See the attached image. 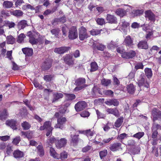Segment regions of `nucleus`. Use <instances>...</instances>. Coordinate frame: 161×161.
I'll return each instance as SVG.
<instances>
[{"instance_id": "37998d69", "label": "nucleus", "mask_w": 161, "mask_h": 161, "mask_svg": "<svg viewBox=\"0 0 161 161\" xmlns=\"http://www.w3.org/2000/svg\"><path fill=\"white\" fill-rule=\"evenodd\" d=\"M4 25L8 27L9 28H11L14 27L15 25V24L13 22L6 21L5 22Z\"/></svg>"}, {"instance_id": "a19ab883", "label": "nucleus", "mask_w": 161, "mask_h": 161, "mask_svg": "<svg viewBox=\"0 0 161 161\" xmlns=\"http://www.w3.org/2000/svg\"><path fill=\"white\" fill-rule=\"evenodd\" d=\"M123 118H119L114 123L115 126L117 127H120L123 122Z\"/></svg>"}, {"instance_id": "f257e3e1", "label": "nucleus", "mask_w": 161, "mask_h": 161, "mask_svg": "<svg viewBox=\"0 0 161 161\" xmlns=\"http://www.w3.org/2000/svg\"><path fill=\"white\" fill-rule=\"evenodd\" d=\"M47 142L49 144L55 143L56 148L60 149L65 146L67 143V140L65 138L59 139L58 137L55 138L53 136L48 138Z\"/></svg>"}, {"instance_id": "0eeeda50", "label": "nucleus", "mask_w": 161, "mask_h": 161, "mask_svg": "<svg viewBox=\"0 0 161 161\" xmlns=\"http://www.w3.org/2000/svg\"><path fill=\"white\" fill-rule=\"evenodd\" d=\"M126 10H125L121 8H119L116 10L115 13L120 17H122L126 15L127 12H130V10H131L132 7L130 6H127Z\"/></svg>"}, {"instance_id": "6ab92c4d", "label": "nucleus", "mask_w": 161, "mask_h": 161, "mask_svg": "<svg viewBox=\"0 0 161 161\" xmlns=\"http://www.w3.org/2000/svg\"><path fill=\"white\" fill-rule=\"evenodd\" d=\"M106 20L108 22L110 23H116L117 22L116 18L114 16L109 14L107 15Z\"/></svg>"}, {"instance_id": "4c0bfd02", "label": "nucleus", "mask_w": 161, "mask_h": 161, "mask_svg": "<svg viewBox=\"0 0 161 161\" xmlns=\"http://www.w3.org/2000/svg\"><path fill=\"white\" fill-rule=\"evenodd\" d=\"M101 84L104 86H108L111 83V80L109 79H103L101 81Z\"/></svg>"}, {"instance_id": "9d476101", "label": "nucleus", "mask_w": 161, "mask_h": 161, "mask_svg": "<svg viewBox=\"0 0 161 161\" xmlns=\"http://www.w3.org/2000/svg\"><path fill=\"white\" fill-rule=\"evenodd\" d=\"M123 43L127 47H131L133 45V40L130 36H128L125 38Z\"/></svg>"}, {"instance_id": "4d7b16f0", "label": "nucleus", "mask_w": 161, "mask_h": 161, "mask_svg": "<svg viewBox=\"0 0 161 161\" xmlns=\"http://www.w3.org/2000/svg\"><path fill=\"white\" fill-rule=\"evenodd\" d=\"M25 37V35L23 34H20L18 36L17 42L19 43L23 41Z\"/></svg>"}, {"instance_id": "e433bc0d", "label": "nucleus", "mask_w": 161, "mask_h": 161, "mask_svg": "<svg viewBox=\"0 0 161 161\" xmlns=\"http://www.w3.org/2000/svg\"><path fill=\"white\" fill-rule=\"evenodd\" d=\"M101 30L97 29H93L90 31L89 32L92 36H96L100 34Z\"/></svg>"}, {"instance_id": "052dcab7", "label": "nucleus", "mask_w": 161, "mask_h": 161, "mask_svg": "<svg viewBox=\"0 0 161 161\" xmlns=\"http://www.w3.org/2000/svg\"><path fill=\"white\" fill-rule=\"evenodd\" d=\"M95 47H96L97 48L98 50L101 51H103L104 49L105 48V46L102 44H100L99 45H98L97 46H95Z\"/></svg>"}, {"instance_id": "864d4df0", "label": "nucleus", "mask_w": 161, "mask_h": 161, "mask_svg": "<svg viewBox=\"0 0 161 161\" xmlns=\"http://www.w3.org/2000/svg\"><path fill=\"white\" fill-rule=\"evenodd\" d=\"M60 155V158L62 160L67 158L68 157L67 153L65 151H63L61 153Z\"/></svg>"}, {"instance_id": "3c124183", "label": "nucleus", "mask_w": 161, "mask_h": 161, "mask_svg": "<svg viewBox=\"0 0 161 161\" xmlns=\"http://www.w3.org/2000/svg\"><path fill=\"white\" fill-rule=\"evenodd\" d=\"M20 140V137L19 136H17L13 139L12 143L16 145L19 142Z\"/></svg>"}, {"instance_id": "a18cd8bd", "label": "nucleus", "mask_w": 161, "mask_h": 161, "mask_svg": "<svg viewBox=\"0 0 161 161\" xmlns=\"http://www.w3.org/2000/svg\"><path fill=\"white\" fill-rule=\"evenodd\" d=\"M83 133L86 134L88 137L92 136L95 134L93 131H91L90 129L84 131Z\"/></svg>"}, {"instance_id": "0e129e2a", "label": "nucleus", "mask_w": 161, "mask_h": 161, "mask_svg": "<svg viewBox=\"0 0 161 161\" xmlns=\"http://www.w3.org/2000/svg\"><path fill=\"white\" fill-rule=\"evenodd\" d=\"M12 50L8 51L7 53L6 57L10 60H11L12 59Z\"/></svg>"}, {"instance_id": "7ed1b4c3", "label": "nucleus", "mask_w": 161, "mask_h": 161, "mask_svg": "<svg viewBox=\"0 0 161 161\" xmlns=\"http://www.w3.org/2000/svg\"><path fill=\"white\" fill-rule=\"evenodd\" d=\"M146 77L144 74H141L138 79V85L140 87L144 86L148 88L149 86V83L146 80Z\"/></svg>"}, {"instance_id": "58836bf2", "label": "nucleus", "mask_w": 161, "mask_h": 161, "mask_svg": "<svg viewBox=\"0 0 161 161\" xmlns=\"http://www.w3.org/2000/svg\"><path fill=\"white\" fill-rule=\"evenodd\" d=\"M91 67L90 71L91 72L95 71L98 69L97 64L95 62H93L91 63Z\"/></svg>"}, {"instance_id": "c85d7f7f", "label": "nucleus", "mask_w": 161, "mask_h": 161, "mask_svg": "<svg viewBox=\"0 0 161 161\" xmlns=\"http://www.w3.org/2000/svg\"><path fill=\"white\" fill-rule=\"evenodd\" d=\"M51 67V62L50 61H45L43 64L42 69L44 70L49 69Z\"/></svg>"}, {"instance_id": "f03ea898", "label": "nucleus", "mask_w": 161, "mask_h": 161, "mask_svg": "<svg viewBox=\"0 0 161 161\" xmlns=\"http://www.w3.org/2000/svg\"><path fill=\"white\" fill-rule=\"evenodd\" d=\"M86 80L84 78H79L77 79L75 81V84L77 86L74 89V91L77 92L82 90L87 85L85 84Z\"/></svg>"}, {"instance_id": "5fc2aeb1", "label": "nucleus", "mask_w": 161, "mask_h": 161, "mask_svg": "<svg viewBox=\"0 0 161 161\" xmlns=\"http://www.w3.org/2000/svg\"><path fill=\"white\" fill-rule=\"evenodd\" d=\"M24 102L25 104L27 106L30 110H34V108L30 104V102L27 99H25L24 101Z\"/></svg>"}, {"instance_id": "5701e85b", "label": "nucleus", "mask_w": 161, "mask_h": 161, "mask_svg": "<svg viewBox=\"0 0 161 161\" xmlns=\"http://www.w3.org/2000/svg\"><path fill=\"white\" fill-rule=\"evenodd\" d=\"M106 111L108 114H112L115 116H118L119 115L118 111L116 108H107Z\"/></svg>"}, {"instance_id": "09e8293b", "label": "nucleus", "mask_w": 161, "mask_h": 161, "mask_svg": "<svg viewBox=\"0 0 161 161\" xmlns=\"http://www.w3.org/2000/svg\"><path fill=\"white\" fill-rule=\"evenodd\" d=\"M144 134L143 132H139L134 135L133 136L139 139L144 135Z\"/></svg>"}, {"instance_id": "a211bd4d", "label": "nucleus", "mask_w": 161, "mask_h": 161, "mask_svg": "<svg viewBox=\"0 0 161 161\" xmlns=\"http://www.w3.org/2000/svg\"><path fill=\"white\" fill-rule=\"evenodd\" d=\"M51 123L49 121L45 122L43 125L40 128V130H43L45 129L46 130H50V129H53V128L51 127Z\"/></svg>"}, {"instance_id": "bf43d9fd", "label": "nucleus", "mask_w": 161, "mask_h": 161, "mask_svg": "<svg viewBox=\"0 0 161 161\" xmlns=\"http://www.w3.org/2000/svg\"><path fill=\"white\" fill-rule=\"evenodd\" d=\"M107 153V150H104L101 151L99 153L100 156L101 158L103 157H105Z\"/></svg>"}, {"instance_id": "39448f33", "label": "nucleus", "mask_w": 161, "mask_h": 161, "mask_svg": "<svg viewBox=\"0 0 161 161\" xmlns=\"http://www.w3.org/2000/svg\"><path fill=\"white\" fill-rule=\"evenodd\" d=\"M68 37L71 40L75 39L77 37L78 33L75 27L73 26L69 29Z\"/></svg>"}, {"instance_id": "79ce46f5", "label": "nucleus", "mask_w": 161, "mask_h": 161, "mask_svg": "<svg viewBox=\"0 0 161 161\" xmlns=\"http://www.w3.org/2000/svg\"><path fill=\"white\" fill-rule=\"evenodd\" d=\"M66 96V99L68 100H72L75 98V94H64Z\"/></svg>"}, {"instance_id": "aec40b11", "label": "nucleus", "mask_w": 161, "mask_h": 161, "mask_svg": "<svg viewBox=\"0 0 161 161\" xmlns=\"http://www.w3.org/2000/svg\"><path fill=\"white\" fill-rule=\"evenodd\" d=\"M161 113V111L156 108L153 109L152 111V114L153 116V120L154 122L158 119L157 116Z\"/></svg>"}, {"instance_id": "7c9ffc66", "label": "nucleus", "mask_w": 161, "mask_h": 161, "mask_svg": "<svg viewBox=\"0 0 161 161\" xmlns=\"http://www.w3.org/2000/svg\"><path fill=\"white\" fill-rule=\"evenodd\" d=\"M37 153L40 156H43L44 154V151L43 146L42 145H39L37 147Z\"/></svg>"}, {"instance_id": "8fccbe9b", "label": "nucleus", "mask_w": 161, "mask_h": 161, "mask_svg": "<svg viewBox=\"0 0 161 161\" xmlns=\"http://www.w3.org/2000/svg\"><path fill=\"white\" fill-rule=\"evenodd\" d=\"M29 42L32 45L36 44L38 43V40L33 37H31L29 38Z\"/></svg>"}, {"instance_id": "dca6fc26", "label": "nucleus", "mask_w": 161, "mask_h": 161, "mask_svg": "<svg viewBox=\"0 0 161 161\" xmlns=\"http://www.w3.org/2000/svg\"><path fill=\"white\" fill-rule=\"evenodd\" d=\"M121 146V144L120 143L116 142L111 144L109 148L112 151H116L119 150Z\"/></svg>"}, {"instance_id": "6e6d98bb", "label": "nucleus", "mask_w": 161, "mask_h": 161, "mask_svg": "<svg viewBox=\"0 0 161 161\" xmlns=\"http://www.w3.org/2000/svg\"><path fill=\"white\" fill-rule=\"evenodd\" d=\"M78 135H75L73 136L71 135V137L72 142L75 143L77 142L78 140Z\"/></svg>"}, {"instance_id": "680f3d73", "label": "nucleus", "mask_w": 161, "mask_h": 161, "mask_svg": "<svg viewBox=\"0 0 161 161\" xmlns=\"http://www.w3.org/2000/svg\"><path fill=\"white\" fill-rule=\"evenodd\" d=\"M60 31V30L58 29H54L51 30V32L55 36H57Z\"/></svg>"}, {"instance_id": "393cba45", "label": "nucleus", "mask_w": 161, "mask_h": 161, "mask_svg": "<svg viewBox=\"0 0 161 161\" xmlns=\"http://www.w3.org/2000/svg\"><path fill=\"white\" fill-rule=\"evenodd\" d=\"M143 11L142 10H133L132 11L131 13H130L131 14V15L133 17H135L137 16H140L143 14Z\"/></svg>"}, {"instance_id": "69168bd1", "label": "nucleus", "mask_w": 161, "mask_h": 161, "mask_svg": "<svg viewBox=\"0 0 161 161\" xmlns=\"http://www.w3.org/2000/svg\"><path fill=\"white\" fill-rule=\"evenodd\" d=\"M143 65L141 63H137L135 66V69L136 70L139 69H143Z\"/></svg>"}, {"instance_id": "de8ad7c7", "label": "nucleus", "mask_w": 161, "mask_h": 161, "mask_svg": "<svg viewBox=\"0 0 161 161\" xmlns=\"http://www.w3.org/2000/svg\"><path fill=\"white\" fill-rule=\"evenodd\" d=\"M135 144L136 142L134 140L132 139H130L128 141L127 145L129 147H133L134 149Z\"/></svg>"}, {"instance_id": "603ef678", "label": "nucleus", "mask_w": 161, "mask_h": 161, "mask_svg": "<svg viewBox=\"0 0 161 161\" xmlns=\"http://www.w3.org/2000/svg\"><path fill=\"white\" fill-rule=\"evenodd\" d=\"M103 93L107 96H113L114 92L111 90H105L103 91Z\"/></svg>"}, {"instance_id": "13d9d810", "label": "nucleus", "mask_w": 161, "mask_h": 161, "mask_svg": "<svg viewBox=\"0 0 161 161\" xmlns=\"http://www.w3.org/2000/svg\"><path fill=\"white\" fill-rule=\"evenodd\" d=\"M97 23L99 25H102L105 23V20L103 18H98L96 19Z\"/></svg>"}, {"instance_id": "1a4fd4ad", "label": "nucleus", "mask_w": 161, "mask_h": 161, "mask_svg": "<svg viewBox=\"0 0 161 161\" xmlns=\"http://www.w3.org/2000/svg\"><path fill=\"white\" fill-rule=\"evenodd\" d=\"M66 121L65 117H60L58 119L57 124L55 125L54 127L55 128H60L62 129L63 128V124H64Z\"/></svg>"}, {"instance_id": "4468645a", "label": "nucleus", "mask_w": 161, "mask_h": 161, "mask_svg": "<svg viewBox=\"0 0 161 161\" xmlns=\"http://www.w3.org/2000/svg\"><path fill=\"white\" fill-rule=\"evenodd\" d=\"M69 47H63L56 48L54 50V52L59 54H63L69 49Z\"/></svg>"}, {"instance_id": "f3484780", "label": "nucleus", "mask_w": 161, "mask_h": 161, "mask_svg": "<svg viewBox=\"0 0 161 161\" xmlns=\"http://www.w3.org/2000/svg\"><path fill=\"white\" fill-rule=\"evenodd\" d=\"M104 103L109 106L113 105L114 106H116L119 104V101L116 99H109L105 101Z\"/></svg>"}, {"instance_id": "c9c22d12", "label": "nucleus", "mask_w": 161, "mask_h": 161, "mask_svg": "<svg viewBox=\"0 0 161 161\" xmlns=\"http://www.w3.org/2000/svg\"><path fill=\"white\" fill-rule=\"evenodd\" d=\"M13 5V3L10 1H5L3 4V7L5 8H11Z\"/></svg>"}, {"instance_id": "423d86ee", "label": "nucleus", "mask_w": 161, "mask_h": 161, "mask_svg": "<svg viewBox=\"0 0 161 161\" xmlns=\"http://www.w3.org/2000/svg\"><path fill=\"white\" fill-rule=\"evenodd\" d=\"M63 58L66 64L69 66L73 65L74 59L71 54H66L63 57Z\"/></svg>"}, {"instance_id": "9b49d317", "label": "nucleus", "mask_w": 161, "mask_h": 161, "mask_svg": "<svg viewBox=\"0 0 161 161\" xmlns=\"http://www.w3.org/2000/svg\"><path fill=\"white\" fill-rule=\"evenodd\" d=\"M136 55V53L134 51H130L129 52H125L121 55V57L125 59H129L134 57Z\"/></svg>"}, {"instance_id": "c756f323", "label": "nucleus", "mask_w": 161, "mask_h": 161, "mask_svg": "<svg viewBox=\"0 0 161 161\" xmlns=\"http://www.w3.org/2000/svg\"><path fill=\"white\" fill-rule=\"evenodd\" d=\"M144 71L145 75L149 79L152 77L153 73L151 69L146 68L145 69Z\"/></svg>"}, {"instance_id": "412c9836", "label": "nucleus", "mask_w": 161, "mask_h": 161, "mask_svg": "<svg viewBox=\"0 0 161 161\" xmlns=\"http://www.w3.org/2000/svg\"><path fill=\"white\" fill-rule=\"evenodd\" d=\"M8 116V114L6 109L0 110V119L2 120H5Z\"/></svg>"}, {"instance_id": "a878e982", "label": "nucleus", "mask_w": 161, "mask_h": 161, "mask_svg": "<svg viewBox=\"0 0 161 161\" xmlns=\"http://www.w3.org/2000/svg\"><path fill=\"white\" fill-rule=\"evenodd\" d=\"M138 47L141 49H147L148 48V46L147 42L145 41H141L138 44Z\"/></svg>"}, {"instance_id": "774afa93", "label": "nucleus", "mask_w": 161, "mask_h": 161, "mask_svg": "<svg viewBox=\"0 0 161 161\" xmlns=\"http://www.w3.org/2000/svg\"><path fill=\"white\" fill-rule=\"evenodd\" d=\"M12 151V147L9 145L7 146L6 148V153L8 155H9Z\"/></svg>"}, {"instance_id": "ddd939ff", "label": "nucleus", "mask_w": 161, "mask_h": 161, "mask_svg": "<svg viewBox=\"0 0 161 161\" xmlns=\"http://www.w3.org/2000/svg\"><path fill=\"white\" fill-rule=\"evenodd\" d=\"M6 124L14 130L17 129V126L18 125L17 122L13 119L7 120L6 122Z\"/></svg>"}, {"instance_id": "473e14b6", "label": "nucleus", "mask_w": 161, "mask_h": 161, "mask_svg": "<svg viewBox=\"0 0 161 161\" xmlns=\"http://www.w3.org/2000/svg\"><path fill=\"white\" fill-rule=\"evenodd\" d=\"M51 156L54 158H58V155L56 152L55 149L52 147H51L49 151Z\"/></svg>"}, {"instance_id": "72a5a7b5", "label": "nucleus", "mask_w": 161, "mask_h": 161, "mask_svg": "<svg viewBox=\"0 0 161 161\" xmlns=\"http://www.w3.org/2000/svg\"><path fill=\"white\" fill-rule=\"evenodd\" d=\"M6 39L7 44H12L15 42V39L11 35L7 36Z\"/></svg>"}, {"instance_id": "6e6552de", "label": "nucleus", "mask_w": 161, "mask_h": 161, "mask_svg": "<svg viewBox=\"0 0 161 161\" xmlns=\"http://www.w3.org/2000/svg\"><path fill=\"white\" fill-rule=\"evenodd\" d=\"M87 106L86 103L84 101L78 102L75 106V108L77 111H80L85 109Z\"/></svg>"}, {"instance_id": "f704fd0d", "label": "nucleus", "mask_w": 161, "mask_h": 161, "mask_svg": "<svg viewBox=\"0 0 161 161\" xmlns=\"http://www.w3.org/2000/svg\"><path fill=\"white\" fill-rule=\"evenodd\" d=\"M11 14L13 15L17 16H21L23 14V12L20 10H16L11 12Z\"/></svg>"}, {"instance_id": "4be33fe9", "label": "nucleus", "mask_w": 161, "mask_h": 161, "mask_svg": "<svg viewBox=\"0 0 161 161\" xmlns=\"http://www.w3.org/2000/svg\"><path fill=\"white\" fill-rule=\"evenodd\" d=\"M22 51L25 55L28 56H30L33 54V50L32 48H24L22 49Z\"/></svg>"}, {"instance_id": "cd10ccee", "label": "nucleus", "mask_w": 161, "mask_h": 161, "mask_svg": "<svg viewBox=\"0 0 161 161\" xmlns=\"http://www.w3.org/2000/svg\"><path fill=\"white\" fill-rule=\"evenodd\" d=\"M126 88L128 92L130 94H133L135 91V88L134 86L132 84L128 85Z\"/></svg>"}, {"instance_id": "20e7f679", "label": "nucleus", "mask_w": 161, "mask_h": 161, "mask_svg": "<svg viewBox=\"0 0 161 161\" xmlns=\"http://www.w3.org/2000/svg\"><path fill=\"white\" fill-rule=\"evenodd\" d=\"M79 37L80 39L82 41L89 37L86 30L83 26H81L79 29Z\"/></svg>"}, {"instance_id": "c03bdc74", "label": "nucleus", "mask_w": 161, "mask_h": 161, "mask_svg": "<svg viewBox=\"0 0 161 161\" xmlns=\"http://www.w3.org/2000/svg\"><path fill=\"white\" fill-rule=\"evenodd\" d=\"M22 127L25 130H28L31 127V125L27 122L25 121L21 124Z\"/></svg>"}, {"instance_id": "e2e57ef3", "label": "nucleus", "mask_w": 161, "mask_h": 161, "mask_svg": "<svg viewBox=\"0 0 161 161\" xmlns=\"http://www.w3.org/2000/svg\"><path fill=\"white\" fill-rule=\"evenodd\" d=\"M53 76L51 75H46L44 76V79L47 81H49L52 80Z\"/></svg>"}, {"instance_id": "2eb2a0df", "label": "nucleus", "mask_w": 161, "mask_h": 161, "mask_svg": "<svg viewBox=\"0 0 161 161\" xmlns=\"http://www.w3.org/2000/svg\"><path fill=\"white\" fill-rule=\"evenodd\" d=\"M129 25V24L126 22L125 19L121 20L119 27V29L121 31H122L124 32H125L128 26Z\"/></svg>"}, {"instance_id": "2f4dec72", "label": "nucleus", "mask_w": 161, "mask_h": 161, "mask_svg": "<svg viewBox=\"0 0 161 161\" xmlns=\"http://www.w3.org/2000/svg\"><path fill=\"white\" fill-rule=\"evenodd\" d=\"M14 156L15 158H20L23 157L24 153L23 152L17 150L14 151Z\"/></svg>"}, {"instance_id": "b1692460", "label": "nucleus", "mask_w": 161, "mask_h": 161, "mask_svg": "<svg viewBox=\"0 0 161 161\" xmlns=\"http://www.w3.org/2000/svg\"><path fill=\"white\" fill-rule=\"evenodd\" d=\"M63 94L61 93L56 92L53 94V103L58 101L59 99L63 98Z\"/></svg>"}, {"instance_id": "49530a36", "label": "nucleus", "mask_w": 161, "mask_h": 161, "mask_svg": "<svg viewBox=\"0 0 161 161\" xmlns=\"http://www.w3.org/2000/svg\"><path fill=\"white\" fill-rule=\"evenodd\" d=\"M161 130V125L154 122L152 128V130Z\"/></svg>"}, {"instance_id": "338daca9", "label": "nucleus", "mask_w": 161, "mask_h": 161, "mask_svg": "<svg viewBox=\"0 0 161 161\" xmlns=\"http://www.w3.org/2000/svg\"><path fill=\"white\" fill-rule=\"evenodd\" d=\"M97 117L98 119L103 118L104 115L100 112L98 110H96Z\"/></svg>"}, {"instance_id": "ea45409f", "label": "nucleus", "mask_w": 161, "mask_h": 161, "mask_svg": "<svg viewBox=\"0 0 161 161\" xmlns=\"http://www.w3.org/2000/svg\"><path fill=\"white\" fill-rule=\"evenodd\" d=\"M21 133L22 135L25 136V137L29 139H31L33 136L32 133L30 131H27L26 132L22 131Z\"/></svg>"}, {"instance_id": "bb28decb", "label": "nucleus", "mask_w": 161, "mask_h": 161, "mask_svg": "<svg viewBox=\"0 0 161 161\" xmlns=\"http://www.w3.org/2000/svg\"><path fill=\"white\" fill-rule=\"evenodd\" d=\"M27 25V21L25 20L20 21L18 24V28L19 29H24Z\"/></svg>"}, {"instance_id": "f8f14e48", "label": "nucleus", "mask_w": 161, "mask_h": 161, "mask_svg": "<svg viewBox=\"0 0 161 161\" xmlns=\"http://www.w3.org/2000/svg\"><path fill=\"white\" fill-rule=\"evenodd\" d=\"M145 16L149 20L153 22L155 21V16L150 10L146 11L145 12Z\"/></svg>"}]
</instances>
